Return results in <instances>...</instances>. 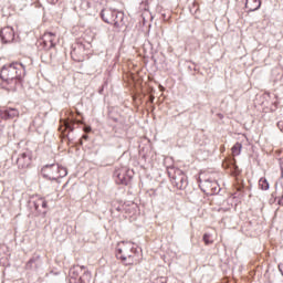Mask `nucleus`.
Here are the masks:
<instances>
[{
	"label": "nucleus",
	"mask_w": 283,
	"mask_h": 283,
	"mask_svg": "<svg viewBox=\"0 0 283 283\" xmlns=\"http://www.w3.org/2000/svg\"><path fill=\"white\" fill-rule=\"evenodd\" d=\"M25 74V66L14 62L2 67L0 76L2 81L10 83V81H21Z\"/></svg>",
	"instance_id": "f257e3e1"
},
{
	"label": "nucleus",
	"mask_w": 283,
	"mask_h": 283,
	"mask_svg": "<svg viewBox=\"0 0 283 283\" xmlns=\"http://www.w3.org/2000/svg\"><path fill=\"white\" fill-rule=\"evenodd\" d=\"M117 258L125 262L126 266L136 264V248L129 241H122L117 244Z\"/></svg>",
	"instance_id": "f03ea898"
},
{
	"label": "nucleus",
	"mask_w": 283,
	"mask_h": 283,
	"mask_svg": "<svg viewBox=\"0 0 283 283\" xmlns=\"http://www.w3.org/2000/svg\"><path fill=\"white\" fill-rule=\"evenodd\" d=\"M101 17L105 23H111L114 28H123V13H116L114 11L104 9L101 12Z\"/></svg>",
	"instance_id": "7ed1b4c3"
},
{
	"label": "nucleus",
	"mask_w": 283,
	"mask_h": 283,
	"mask_svg": "<svg viewBox=\"0 0 283 283\" xmlns=\"http://www.w3.org/2000/svg\"><path fill=\"white\" fill-rule=\"evenodd\" d=\"M199 186L201 187V191L208 196L220 193V185H218V181L205 180L200 181Z\"/></svg>",
	"instance_id": "20e7f679"
},
{
	"label": "nucleus",
	"mask_w": 283,
	"mask_h": 283,
	"mask_svg": "<svg viewBox=\"0 0 283 283\" xmlns=\"http://www.w3.org/2000/svg\"><path fill=\"white\" fill-rule=\"evenodd\" d=\"M171 182L177 189H185L187 187V176H185L182 170L177 169L171 178Z\"/></svg>",
	"instance_id": "39448f33"
},
{
	"label": "nucleus",
	"mask_w": 283,
	"mask_h": 283,
	"mask_svg": "<svg viewBox=\"0 0 283 283\" xmlns=\"http://www.w3.org/2000/svg\"><path fill=\"white\" fill-rule=\"evenodd\" d=\"M0 39L2 43H12L14 41V29L12 27H4L0 31Z\"/></svg>",
	"instance_id": "423d86ee"
},
{
	"label": "nucleus",
	"mask_w": 283,
	"mask_h": 283,
	"mask_svg": "<svg viewBox=\"0 0 283 283\" xmlns=\"http://www.w3.org/2000/svg\"><path fill=\"white\" fill-rule=\"evenodd\" d=\"M17 165L20 169H28L32 165V154L22 153L17 160Z\"/></svg>",
	"instance_id": "0eeeda50"
},
{
	"label": "nucleus",
	"mask_w": 283,
	"mask_h": 283,
	"mask_svg": "<svg viewBox=\"0 0 283 283\" xmlns=\"http://www.w3.org/2000/svg\"><path fill=\"white\" fill-rule=\"evenodd\" d=\"M42 171L43 174H48L46 176L50 178V180H56V178H59L61 167H59V165L45 166Z\"/></svg>",
	"instance_id": "6e6552de"
},
{
	"label": "nucleus",
	"mask_w": 283,
	"mask_h": 283,
	"mask_svg": "<svg viewBox=\"0 0 283 283\" xmlns=\"http://www.w3.org/2000/svg\"><path fill=\"white\" fill-rule=\"evenodd\" d=\"M33 207L38 213L45 214V209H48V201L43 197H35L33 200Z\"/></svg>",
	"instance_id": "1a4fd4ad"
},
{
	"label": "nucleus",
	"mask_w": 283,
	"mask_h": 283,
	"mask_svg": "<svg viewBox=\"0 0 283 283\" xmlns=\"http://www.w3.org/2000/svg\"><path fill=\"white\" fill-rule=\"evenodd\" d=\"M12 118H19V109H17V108H6L3 120H12Z\"/></svg>",
	"instance_id": "9d476101"
},
{
	"label": "nucleus",
	"mask_w": 283,
	"mask_h": 283,
	"mask_svg": "<svg viewBox=\"0 0 283 283\" xmlns=\"http://www.w3.org/2000/svg\"><path fill=\"white\" fill-rule=\"evenodd\" d=\"M262 2L260 0H245V8L251 12H255V10H260Z\"/></svg>",
	"instance_id": "9b49d317"
},
{
	"label": "nucleus",
	"mask_w": 283,
	"mask_h": 283,
	"mask_svg": "<svg viewBox=\"0 0 283 283\" xmlns=\"http://www.w3.org/2000/svg\"><path fill=\"white\" fill-rule=\"evenodd\" d=\"M43 42L45 43V45H48V43L50 44V48H54L55 45V39H56V34L52 33V32H46L44 33V35L42 36Z\"/></svg>",
	"instance_id": "f8f14e48"
},
{
	"label": "nucleus",
	"mask_w": 283,
	"mask_h": 283,
	"mask_svg": "<svg viewBox=\"0 0 283 283\" xmlns=\"http://www.w3.org/2000/svg\"><path fill=\"white\" fill-rule=\"evenodd\" d=\"M241 153H242V145L240 143H235L232 147V155L240 156Z\"/></svg>",
	"instance_id": "ddd939ff"
},
{
	"label": "nucleus",
	"mask_w": 283,
	"mask_h": 283,
	"mask_svg": "<svg viewBox=\"0 0 283 283\" xmlns=\"http://www.w3.org/2000/svg\"><path fill=\"white\" fill-rule=\"evenodd\" d=\"M259 186L261 187V189L263 190V191H269V181L265 179V178H261L260 180H259Z\"/></svg>",
	"instance_id": "4468645a"
},
{
	"label": "nucleus",
	"mask_w": 283,
	"mask_h": 283,
	"mask_svg": "<svg viewBox=\"0 0 283 283\" xmlns=\"http://www.w3.org/2000/svg\"><path fill=\"white\" fill-rule=\"evenodd\" d=\"M203 242L205 244H213V239H211V234L209 233L203 234Z\"/></svg>",
	"instance_id": "2eb2a0df"
},
{
	"label": "nucleus",
	"mask_w": 283,
	"mask_h": 283,
	"mask_svg": "<svg viewBox=\"0 0 283 283\" xmlns=\"http://www.w3.org/2000/svg\"><path fill=\"white\" fill-rule=\"evenodd\" d=\"M67 176V170L63 167H60V170L57 171V178H65Z\"/></svg>",
	"instance_id": "dca6fc26"
},
{
	"label": "nucleus",
	"mask_w": 283,
	"mask_h": 283,
	"mask_svg": "<svg viewBox=\"0 0 283 283\" xmlns=\"http://www.w3.org/2000/svg\"><path fill=\"white\" fill-rule=\"evenodd\" d=\"M116 176L118 180L122 182V185H126L127 181L125 180V176H123V174L117 172Z\"/></svg>",
	"instance_id": "f3484780"
},
{
	"label": "nucleus",
	"mask_w": 283,
	"mask_h": 283,
	"mask_svg": "<svg viewBox=\"0 0 283 283\" xmlns=\"http://www.w3.org/2000/svg\"><path fill=\"white\" fill-rule=\"evenodd\" d=\"M4 116H6V109H0V118H2V120Z\"/></svg>",
	"instance_id": "a211bd4d"
},
{
	"label": "nucleus",
	"mask_w": 283,
	"mask_h": 283,
	"mask_svg": "<svg viewBox=\"0 0 283 283\" xmlns=\"http://www.w3.org/2000/svg\"><path fill=\"white\" fill-rule=\"evenodd\" d=\"M64 125H65L66 129H71V132L74 130V128H72V127L70 126V123L65 122Z\"/></svg>",
	"instance_id": "6ab92c4d"
},
{
	"label": "nucleus",
	"mask_w": 283,
	"mask_h": 283,
	"mask_svg": "<svg viewBox=\"0 0 283 283\" xmlns=\"http://www.w3.org/2000/svg\"><path fill=\"white\" fill-rule=\"evenodd\" d=\"M84 132L86 134H90V132H92V127H90V126L84 127Z\"/></svg>",
	"instance_id": "aec40b11"
},
{
	"label": "nucleus",
	"mask_w": 283,
	"mask_h": 283,
	"mask_svg": "<svg viewBox=\"0 0 283 283\" xmlns=\"http://www.w3.org/2000/svg\"><path fill=\"white\" fill-rule=\"evenodd\" d=\"M33 262H34V259L29 260V262L27 263V266H32Z\"/></svg>",
	"instance_id": "412c9836"
},
{
	"label": "nucleus",
	"mask_w": 283,
	"mask_h": 283,
	"mask_svg": "<svg viewBox=\"0 0 283 283\" xmlns=\"http://www.w3.org/2000/svg\"><path fill=\"white\" fill-rule=\"evenodd\" d=\"M83 138H84L85 140H87V135H83Z\"/></svg>",
	"instance_id": "4be33fe9"
},
{
	"label": "nucleus",
	"mask_w": 283,
	"mask_h": 283,
	"mask_svg": "<svg viewBox=\"0 0 283 283\" xmlns=\"http://www.w3.org/2000/svg\"><path fill=\"white\" fill-rule=\"evenodd\" d=\"M80 269H85V266L82 265V266H80Z\"/></svg>",
	"instance_id": "5701e85b"
}]
</instances>
